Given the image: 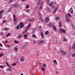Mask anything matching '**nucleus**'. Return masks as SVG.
<instances>
[{"instance_id":"nucleus-1","label":"nucleus","mask_w":75,"mask_h":75,"mask_svg":"<svg viewBox=\"0 0 75 75\" xmlns=\"http://www.w3.org/2000/svg\"><path fill=\"white\" fill-rule=\"evenodd\" d=\"M14 18L13 21H14V24H17V22L18 21V18H16V16L14 15L13 16Z\"/></svg>"},{"instance_id":"nucleus-2","label":"nucleus","mask_w":75,"mask_h":75,"mask_svg":"<svg viewBox=\"0 0 75 75\" xmlns=\"http://www.w3.org/2000/svg\"><path fill=\"white\" fill-rule=\"evenodd\" d=\"M66 20L67 21V22H69V21H70V19L69 18L68 15H66Z\"/></svg>"},{"instance_id":"nucleus-3","label":"nucleus","mask_w":75,"mask_h":75,"mask_svg":"<svg viewBox=\"0 0 75 75\" xmlns=\"http://www.w3.org/2000/svg\"><path fill=\"white\" fill-rule=\"evenodd\" d=\"M13 6L15 8H16L17 7H18L20 6V5L18 4H15L13 5Z\"/></svg>"},{"instance_id":"nucleus-4","label":"nucleus","mask_w":75,"mask_h":75,"mask_svg":"<svg viewBox=\"0 0 75 75\" xmlns=\"http://www.w3.org/2000/svg\"><path fill=\"white\" fill-rule=\"evenodd\" d=\"M25 59V58H24V57H23V56L22 57L20 60V61L21 62H23V61H24Z\"/></svg>"},{"instance_id":"nucleus-5","label":"nucleus","mask_w":75,"mask_h":75,"mask_svg":"<svg viewBox=\"0 0 75 75\" xmlns=\"http://www.w3.org/2000/svg\"><path fill=\"white\" fill-rule=\"evenodd\" d=\"M59 30L60 31L62 32V33H66V30H64V29H63L60 28L59 29Z\"/></svg>"},{"instance_id":"nucleus-6","label":"nucleus","mask_w":75,"mask_h":75,"mask_svg":"<svg viewBox=\"0 0 75 75\" xmlns=\"http://www.w3.org/2000/svg\"><path fill=\"white\" fill-rule=\"evenodd\" d=\"M61 52L62 54L63 55H67V53L65 51H64V50H62Z\"/></svg>"},{"instance_id":"nucleus-7","label":"nucleus","mask_w":75,"mask_h":75,"mask_svg":"<svg viewBox=\"0 0 75 75\" xmlns=\"http://www.w3.org/2000/svg\"><path fill=\"white\" fill-rule=\"evenodd\" d=\"M19 27L21 28L23 27V23L22 22H21L20 25H19Z\"/></svg>"},{"instance_id":"nucleus-8","label":"nucleus","mask_w":75,"mask_h":75,"mask_svg":"<svg viewBox=\"0 0 75 75\" xmlns=\"http://www.w3.org/2000/svg\"><path fill=\"white\" fill-rule=\"evenodd\" d=\"M42 43H44V40H42L39 42L38 44L39 45H41V44H42Z\"/></svg>"},{"instance_id":"nucleus-9","label":"nucleus","mask_w":75,"mask_h":75,"mask_svg":"<svg viewBox=\"0 0 75 75\" xmlns=\"http://www.w3.org/2000/svg\"><path fill=\"white\" fill-rule=\"evenodd\" d=\"M70 13L71 14H73V9L72 8H70Z\"/></svg>"},{"instance_id":"nucleus-10","label":"nucleus","mask_w":75,"mask_h":75,"mask_svg":"<svg viewBox=\"0 0 75 75\" xmlns=\"http://www.w3.org/2000/svg\"><path fill=\"white\" fill-rule=\"evenodd\" d=\"M52 27H53V30H54V31H57V28L55 27L54 25H52Z\"/></svg>"},{"instance_id":"nucleus-11","label":"nucleus","mask_w":75,"mask_h":75,"mask_svg":"<svg viewBox=\"0 0 75 75\" xmlns=\"http://www.w3.org/2000/svg\"><path fill=\"white\" fill-rule=\"evenodd\" d=\"M53 63L54 64H56V65L57 64H58V62H57V60L55 59H54L53 60Z\"/></svg>"},{"instance_id":"nucleus-12","label":"nucleus","mask_w":75,"mask_h":75,"mask_svg":"<svg viewBox=\"0 0 75 75\" xmlns=\"http://www.w3.org/2000/svg\"><path fill=\"white\" fill-rule=\"evenodd\" d=\"M4 12V11L2 10L1 12H0V16L1 17H3L1 15V14H3V13Z\"/></svg>"},{"instance_id":"nucleus-13","label":"nucleus","mask_w":75,"mask_h":75,"mask_svg":"<svg viewBox=\"0 0 75 75\" xmlns=\"http://www.w3.org/2000/svg\"><path fill=\"white\" fill-rule=\"evenodd\" d=\"M49 21V18H46V23H48Z\"/></svg>"},{"instance_id":"nucleus-14","label":"nucleus","mask_w":75,"mask_h":75,"mask_svg":"<svg viewBox=\"0 0 75 75\" xmlns=\"http://www.w3.org/2000/svg\"><path fill=\"white\" fill-rule=\"evenodd\" d=\"M48 34H49V31H46L45 33V35H47Z\"/></svg>"},{"instance_id":"nucleus-15","label":"nucleus","mask_w":75,"mask_h":75,"mask_svg":"<svg viewBox=\"0 0 75 75\" xmlns=\"http://www.w3.org/2000/svg\"><path fill=\"white\" fill-rule=\"evenodd\" d=\"M22 37V36H21V34H19V35H18V36L17 37V38H21Z\"/></svg>"},{"instance_id":"nucleus-16","label":"nucleus","mask_w":75,"mask_h":75,"mask_svg":"<svg viewBox=\"0 0 75 75\" xmlns=\"http://www.w3.org/2000/svg\"><path fill=\"white\" fill-rule=\"evenodd\" d=\"M72 48L73 50H75V43H74L73 45Z\"/></svg>"},{"instance_id":"nucleus-17","label":"nucleus","mask_w":75,"mask_h":75,"mask_svg":"<svg viewBox=\"0 0 75 75\" xmlns=\"http://www.w3.org/2000/svg\"><path fill=\"white\" fill-rule=\"evenodd\" d=\"M32 37L33 38H37V36L35 34L33 35Z\"/></svg>"},{"instance_id":"nucleus-18","label":"nucleus","mask_w":75,"mask_h":75,"mask_svg":"<svg viewBox=\"0 0 75 75\" xmlns=\"http://www.w3.org/2000/svg\"><path fill=\"white\" fill-rule=\"evenodd\" d=\"M59 27L60 28H61V27H62V25L61 24V22H59Z\"/></svg>"},{"instance_id":"nucleus-19","label":"nucleus","mask_w":75,"mask_h":75,"mask_svg":"<svg viewBox=\"0 0 75 75\" xmlns=\"http://www.w3.org/2000/svg\"><path fill=\"white\" fill-rule=\"evenodd\" d=\"M8 69L9 71H10V72H11V71H12V69L10 67H9L8 68Z\"/></svg>"},{"instance_id":"nucleus-20","label":"nucleus","mask_w":75,"mask_h":75,"mask_svg":"<svg viewBox=\"0 0 75 75\" xmlns=\"http://www.w3.org/2000/svg\"><path fill=\"white\" fill-rule=\"evenodd\" d=\"M40 20H41L42 23H44V20H43V19L42 18H40Z\"/></svg>"},{"instance_id":"nucleus-21","label":"nucleus","mask_w":75,"mask_h":75,"mask_svg":"<svg viewBox=\"0 0 75 75\" xmlns=\"http://www.w3.org/2000/svg\"><path fill=\"white\" fill-rule=\"evenodd\" d=\"M14 42L15 43V44H18V41L16 40H14Z\"/></svg>"},{"instance_id":"nucleus-22","label":"nucleus","mask_w":75,"mask_h":75,"mask_svg":"<svg viewBox=\"0 0 75 75\" xmlns=\"http://www.w3.org/2000/svg\"><path fill=\"white\" fill-rule=\"evenodd\" d=\"M41 35L42 38H44V33L42 32L41 33Z\"/></svg>"},{"instance_id":"nucleus-23","label":"nucleus","mask_w":75,"mask_h":75,"mask_svg":"<svg viewBox=\"0 0 75 75\" xmlns=\"http://www.w3.org/2000/svg\"><path fill=\"white\" fill-rule=\"evenodd\" d=\"M59 19V17L58 16H57L56 17L55 20H58Z\"/></svg>"},{"instance_id":"nucleus-24","label":"nucleus","mask_w":75,"mask_h":75,"mask_svg":"<svg viewBox=\"0 0 75 75\" xmlns=\"http://www.w3.org/2000/svg\"><path fill=\"white\" fill-rule=\"evenodd\" d=\"M6 65H7V67H11V66H10V65H9V64H8V62H6Z\"/></svg>"},{"instance_id":"nucleus-25","label":"nucleus","mask_w":75,"mask_h":75,"mask_svg":"<svg viewBox=\"0 0 75 75\" xmlns=\"http://www.w3.org/2000/svg\"><path fill=\"white\" fill-rule=\"evenodd\" d=\"M49 6H50L52 7L53 5V3L52 2H51L50 4H49Z\"/></svg>"},{"instance_id":"nucleus-26","label":"nucleus","mask_w":75,"mask_h":75,"mask_svg":"<svg viewBox=\"0 0 75 75\" xmlns=\"http://www.w3.org/2000/svg\"><path fill=\"white\" fill-rule=\"evenodd\" d=\"M11 11H12V8H10L8 9V12H11Z\"/></svg>"},{"instance_id":"nucleus-27","label":"nucleus","mask_w":75,"mask_h":75,"mask_svg":"<svg viewBox=\"0 0 75 75\" xmlns=\"http://www.w3.org/2000/svg\"><path fill=\"white\" fill-rule=\"evenodd\" d=\"M27 34H25L24 35V37L26 39L27 38Z\"/></svg>"},{"instance_id":"nucleus-28","label":"nucleus","mask_w":75,"mask_h":75,"mask_svg":"<svg viewBox=\"0 0 75 75\" xmlns=\"http://www.w3.org/2000/svg\"><path fill=\"white\" fill-rule=\"evenodd\" d=\"M4 31H7V30H8V28H5L4 29Z\"/></svg>"},{"instance_id":"nucleus-29","label":"nucleus","mask_w":75,"mask_h":75,"mask_svg":"<svg viewBox=\"0 0 75 75\" xmlns=\"http://www.w3.org/2000/svg\"><path fill=\"white\" fill-rule=\"evenodd\" d=\"M14 50H15L16 51L18 50V48L17 47H14Z\"/></svg>"},{"instance_id":"nucleus-30","label":"nucleus","mask_w":75,"mask_h":75,"mask_svg":"<svg viewBox=\"0 0 75 75\" xmlns=\"http://www.w3.org/2000/svg\"><path fill=\"white\" fill-rule=\"evenodd\" d=\"M34 20V19H29L28 20V21H33Z\"/></svg>"},{"instance_id":"nucleus-31","label":"nucleus","mask_w":75,"mask_h":75,"mask_svg":"<svg viewBox=\"0 0 75 75\" xmlns=\"http://www.w3.org/2000/svg\"><path fill=\"white\" fill-rule=\"evenodd\" d=\"M30 6L28 5H26V8H29Z\"/></svg>"},{"instance_id":"nucleus-32","label":"nucleus","mask_w":75,"mask_h":75,"mask_svg":"<svg viewBox=\"0 0 75 75\" xmlns=\"http://www.w3.org/2000/svg\"><path fill=\"white\" fill-rule=\"evenodd\" d=\"M30 26H31V25L30 24H29L28 26H27L26 28V29H27L28 28H30Z\"/></svg>"},{"instance_id":"nucleus-33","label":"nucleus","mask_w":75,"mask_h":75,"mask_svg":"<svg viewBox=\"0 0 75 75\" xmlns=\"http://www.w3.org/2000/svg\"><path fill=\"white\" fill-rule=\"evenodd\" d=\"M39 16H40V17H42V14L41 13H40V12H39Z\"/></svg>"},{"instance_id":"nucleus-34","label":"nucleus","mask_w":75,"mask_h":75,"mask_svg":"<svg viewBox=\"0 0 75 75\" xmlns=\"http://www.w3.org/2000/svg\"><path fill=\"white\" fill-rule=\"evenodd\" d=\"M11 34V33H9L8 34H7L6 35L7 37H8V36H10V35Z\"/></svg>"},{"instance_id":"nucleus-35","label":"nucleus","mask_w":75,"mask_h":75,"mask_svg":"<svg viewBox=\"0 0 75 75\" xmlns=\"http://www.w3.org/2000/svg\"><path fill=\"white\" fill-rule=\"evenodd\" d=\"M5 66H3L2 65H1L0 66V68H4V67Z\"/></svg>"},{"instance_id":"nucleus-36","label":"nucleus","mask_w":75,"mask_h":75,"mask_svg":"<svg viewBox=\"0 0 75 75\" xmlns=\"http://www.w3.org/2000/svg\"><path fill=\"white\" fill-rule=\"evenodd\" d=\"M11 65H12V66H14L15 65H16V63H14L13 64H11Z\"/></svg>"},{"instance_id":"nucleus-37","label":"nucleus","mask_w":75,"mask_h":75,"mask_svg":"<svg viewBox=\"0 0 75 75\" xmlns=\"http://www.w3.org/2000/svg\"><path fill=\"white\" fill-rule=\"evenodd\" d=\"M47 10L48 11H50V9L49 8H47Z\"/></svg>"},{"instance_id":"nucleus-38","label":"nucleus","mask_w":75,"mask_h":75,"mask_svg":"<svg viewBox=\"0 0 75 75\" xmlns=\"http://www.w3.org/2000/svg\"><path fill=\"white\" fill-rule=\"evenodd\" d=\"M38 5H40V1H38Z\"/></svg>"},{"instance_id":"nucleus-39","label":"nucleus","mask_w":75,"mask_h":75,"mask_svg":"<svg viewBox=\"0 0 75 75\" xmlns=\"http://www.w3.org/2000/svg\"><path fill=\"white\" fill-rule=\"evenodd\" d=\"M41 69L44 71H45V68L44 67H42Z\"/></svg>"},{"instance_id":"nucleus-40","label":"nucleus","mask_w":75,"mask_h":75,"mask_svg":"<svg viewBox=\"0 0 75 75\" xmlns=\"http://www.w3.org/2000/svg\"><path fill=\"white\" fill-rule=\"evenodd\" d=\"M42 8V6H40V7L39 9L40 10H41Z\"/></svg>"},{"instance_id":"nucleus-41","label":"nucleus","mask_w":75,"mask_h":75,"mask_svg":"<svg viewBox=\"0 0 75 75\" xmlns=\"http://www.w3.org/2000/svg\"><path fill=\"white\" fill-rule=\"evenodd\" d=\"M42 67H46V64H43Z\"/></svg>"},{"instance_id":"nucleus-42","label":"nucleus","mask_w":75,"mask_h":75,"mask_svg":"<svg viewBox=\"0 0 75 75\" xmlns=\"http://www.w3.org/2000/svg\"><path fill=\"white\" fill-rule=\"evenodd\" d=\"M72 57H75V53H73L72 55Z\"/></svg>"},{"instance_id":"nucleus-43","label":"nucleus","mask_w":75,"mask_h":75,"mask_svg":"<svg viewBox=\"0 0 75 75\" xmlns=\"http://www.w3.org/2000/svg\"><path fill=\"white\" fill-rule=\"evenodd\" d=\"M47 3L48 4H50V1H47Z\"/></svg>"},{"instance_id":"nucleus-44","label":"nucleus","mask_w":75,"mask_h":75,"mask_svg":"<svg viewBox=\"0 0 75 75\" xmlns=\"http://www.w3.org/2000/svg\"><path fill=\"white\" fill-rule=\"evenodd\" d=\"M19 28V25H17V26L16 27V29H17V30H18Z\"/></svg>"},{"instance_id":"nucleus-45","label":"nucleus","mask_w":75,"mask_h":75,"mask_svg":"<svg viewBox=\"0 0 75 75\" xmlns=\"http://www.w3.org/2000/svg\"><path fill=\"white\" fill-rule=\"evenodd\" d=\"M13 0H10V1H9V3H11L12 1H13Z\"/></svg>"},{"instance_id":"nucleus-46","label":"nucleus","mask_w":75,"mask_h":75,"mask_svg":"<svg viewBox=\"0 0 75 75\" xmlns=\"http://www.w3.org/2000/svg\"><path fill=\"white\" fill-rule=\"evenodd\" d=\"M56 11V10H54V12H53V14H55V12H56V11Z\"/></svg>"},{"instance_id":"nucleus-47","label":"nucleus","mask_w":75,"mask_h":75,"mask_svg":"<svg viewBox=\"0 0 75 75\" xmlns=\"http://www.w3.org/2000/svg\"><path fill=\"white\" fill-rule=\"evenodd\" d=\"M6 20H4L2 21L3 23H6Z\"/></svg>"},{"instance_id":"nucleus-48","label":"nucleus","mask_w":75,"mask_h":75,"mask_svg":"<svg viewBox=\"0 0 75 75\" xmlns=\"http://www.w3.org/2000/svg\"><path fill=\"white\" fill-rule=\"evenodd\" d=\"M68 15H69L70 17H71V14H70V13H68Z\"/></svg>"},{"instance_id":"nucleus-49","label":"nucleus","mask_w":75,"mask_h":75,"mask_svg":"<svg viewBox=\"0 0 75 75\" xmlns=\"http://www.w3.org/2000/svg\"><path fill=\"white\" fill-rule=\"evenodd\" d=\"M30 9H27L26 10V11L28 13V11H30Z\"/></svg>"},{"instance_id":"nucleus-50","label":"nucleus","mask_w":75,"mask_h":75,"mask_svg":"<svg viewBox=\"0 0 75 75\" xmlns=\"http://www.w3.org/2000/svg\"><path fill=\"white\" fill-rule=\"evenodd\" d=\"M3 55V54H0V57H2Z\"/></svg>"},{"instance_id":"nucleus-51","label":"nucleus","mask_w":75,"mask_h":75,"mask_svg":"<svg viewBox=\"0 0 75 75\" xmlns=\"http://www.w3.org/2000/svg\"><path fill=\"white\" fill-rule=\"evenodd\" d=\"M52 8H53V9H55V6H52Z\"/></svg>"},{"instance_id":"nucleus-52","label":"nucleus","mask_w":75,"mask_h":75,"mask_svg":"<svg viewBox=\"0 0 75 75\" xmlns=\"http://www.w3.org/2000/svg\"><path fill=\"white\" fill-rule=\"evenodd\" d=\"M72 27H73L74 28H75V27L74 26V25H72Z\"/></svg>"},{"instance_id":"nucleus-53","label":"nucleus","mask_w":75,"mask_h":75,"mask_svg":"<svg viewBox=\"0 0 75 75\" xmlns=\"http://www.w3.org/2000/svg\"><path fill=\"white\" fill-rule=\"evenodd\" d=\"M64 41H67L66 39H65V38H64Z\"/></svg>"},{"instance_id":"nucleus-54","label":"nucleus","mask_w":75,"mask_h":75,"mask_svg":"<svg viewBox=\"0 0 75 75\" xmlns=\"http://www.w3.org/2000/svg\"><path fill=\"white\" fill-rule=\"evenodd\" d=\"M35 43H36V41H35V40H34V44H35Z\"/></svg>"},{"instance_id":"nucleus-55","label":"nucleus","mask_w":75,"mask_h":75,"mask_svg":"<svg viewBox=\"0 0 75 75\" xmlns=\"http://www.w3.org/2000/svg\"><path fill=\"white\" fill-rule=\"evenodd\" d=\"M54 10H56L57 11V10H58V8L57 7H56L55 8V9H54Z\"/></svg>"},{"instance_id":"nucleus-56","label":"nucleus","mask_w":75,"mask_h":75,"mask_svg":"<svg viewBox=\"0 0 75 75\" xmlns=\"http://www.w3.org/2000/svg\"><path fill=\"white\" fill-rule=\"evenodd\" d=\"M0 45L1 47H2L3 46V45H2V44H1V43L0 44Z\"/></svg>"},{"instance_id":"nucleus-57","label":"nucleus","mask_w":75,"mask_h":75,"mask_svg":"<svg viewBox=\"0 0 75 75\" xmlns=\"http://www.w3.org/2000/svg\"><path fill=\"white\" fill-rule=\"evenodd\" d=\"M41 5H44V3L43 2H42L41 3Z\"/></svg>"},{"instance_id":"nucleus-58","label":"nucleus","mask_w":75,"mask_h":75,"mask_svg":"<svg viewBox=\"0 0 75 75\" xmlns=\"http://www.w3.org/2000/svg\"><path fill=\"white\" fill-rule=\"evenodd\" d=\"M5 43H7V40H6L5 41Z\"/></svg>"},{"instance_id":"nucleus-59","label":"nucleus","mask_w":75,"mask_h":75,"mask_svg":"<svg viewBox=\"0 0 75 75\" xmlns=\"http://www.w3.org/2000/svg\"><path fill=\"white\" fill-rule=\"evenodd\" d=\"M58 73H59V72H58V71H57L56 72V74H58Z\"/></svg>"},{"instance_id":"nucleus-60","label":"nucleus","mask_w":75,"mask_h":75,"mask_svg":"<svg viewBox=\"0 0 75 75\" xmlns=\"http://www.w3.org/2000/svg\"><path fill=\"white\" fill-rule=\"evenodd\" d=\"M0 50H3V49H2V48H0Z\"/></svg>"},{"instance_id":"nucleus-61","label":"nucleus","mask_w":75,"mask_h":75,"mask_svg":"<svg viewBox=\"0 0 75 75\" xmlns=\"http://www.w3.org/2000/svg\"><path fill=\"white\" fill-rule=\"evenodd\" d=\"M26 0H22V1H25Z\"/></svg>"},{"instance_id":"nucleus-62","label":"nucleus","mask_w":75,"mask_h":75,"mask_svg":"<svg viewBox=\"0 0 75 75\" xmlns=\"http://www.w3.org/2000/svg\"><path fill=\"white\" fill-rule=\"evenodd\" d=\"M25 32H27V30H25Z\"/></svg>"},{"instance_id":"nucleus-63","label":"nucleus","mask_w":75,"mask_h":75,"mask_svg":"<svg viewBox=\"0 0 75 75\" xmlns=\"http://www.w3.org/2000/svg\"><path fill=\"white\" fill-rule=\"evenodd\" d=\"M2 16H0V19H1V17H2Z\"/></svg>"},{"instance_id":"nucleus-64","label":"nucleus","mask_w":75,"mask_h":75,"mask_svg":"<svg viewBox=\"0 0 75 75\" xmlns=\"http://www.w3.org/2000/svg\"><path fill=\"white\" fill-rule=\"evenodd\" d=\"M21 75H23V73H21Z\"/></svg>"}]
</instances>
